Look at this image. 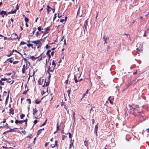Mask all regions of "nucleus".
Returning a JSON list of instances; mask_svg holds the SVG:
<instances>
[{
	"label": "nucleus",
	"mask_w": 149,
	"mask_h": 149,
	"mask_svg": "<svg viewBox=\"0 0 149 149\" xmlns=\"http://www.w3.org/2000/svg\"><path fill=\"white\" fill-rule=\"evenodd\" d=\"M8 14V13H7L6 11L3 10H2L0 12V15H3L7 16Z\"/></svg>",
	"instance_id": "0eeeda50"
},
{
	"label": "nucleus",
	"mask_w": 149,
	"mask_h": 149,
	"mask_svg": "<svg viewBox=\"0 0 149 149\" xmlns=\"http://www.w3.org/2000/svg\"><path fill=\"white\" fill-rule=\"evenodd\" d=\"M15 123L17 124L18 123H20L22 124V123H23V120H16L15 121Z\"/></svg>",
	"instance_id": "1a4fd4ad"
},
{
	"label": "nucleus",
	"mask_w": 149,
	"mask_h": 149,
	"mask_svg": "<svg viewBox=\"0 0 149 149\" xmlns=\"http://www.w3.org/2000/svg\"><path fill=\"white\" fill-rule=\"evenodd\" d=\"M84 145L87 147L88 146V141H85L84 142Z\"/></svg>",
	"instance_id": "aec40b11"
},
{
	"label": "nucleus",
	"mask_w": 149,
	"mask_h": 149,
	"mask_svg": "<svg viewBox=\"0 0 149 149\" xmlns=\"http://www.w3.org/2000/svg\"><path fill=\"white\" fill-rule=\"evenodd\" d=\"M64 45H66V41H65V39L64 41Z\"/></svg>",
	"instance_id": "864d4df0"
},
{
	"label": "nucleus",
	"mask_w": 149,
	"mask_h": 149,
	"mask_svg": "<svg viewBox=\"0 0 149 149\" xmlns=\"http://www.w3.org/2000/svg\"><path fill=\"white\" fill-rule=\"evenodd\" d=\"M27 46L29 47H31L33 49V45L31 44H29L27 45Z\"/></svg>",
	"instance_id": "6ab92c4d"
},
{
	"label": "nucleus",
	"mask_w": 149,
	"mask_h": 149,
	"mask_svg": "<svg viewBox=\"0 0 149 149\" xmlns=\"http://www.w3.org/2000/svg\"><path fill=\"white\" fill-rule=\"evenodd\" d=\"M27 63H26V65H24L23 66V68L22 70V73H25V71L27 69Z\"/></svg>",
	"instance_id": "f03ea898"
},
{
	"label": "nucleus",
	"mask_w": 149,
	"mask_h": 149,
	"mask_svg": "<svg viewBox=\"0 0 149 149\" xmlns=\"http://www.w3.org/2000/svg\"><path fill=\"white\" fill-rule=\"evenodd\" d=\"M25 44H26V43L24 42H23V41H22V42H21V43H20V45H25Z\"/></svg>",
	"instance_id": "cd10ccee"
},
{
	"label": "nucleus",
	"mask_w": 149,
	"mask_h": 149,
	"mask_svg": "<svg viewBox=\"0 0 149 149\" xmlns=\"http://www.w3.org/2000/svg\"><path fill=\"white\" fill-rule=\"evenodd\" d=\"M41 85H42V86L43 87L47 86V82L46 81V79H42Z\"/></svg>",
	"instance_id": "39448f33"
},
{
	"label": "nucleus",
	"mask_w": 149,
	"mask_h": 149,
	"mask_svg": "<svg viewBox=\"0 0 149 149\" xmlns=\"http://www.w3.org/2000/svg\"><path fill=\"white\" fill-rule=\"evenodd\" d=\"M69 138L70 139H71L72 138V135L70 133H69Z\"/></svg>",
	"instance_id": "473e14b6"
},
{
	"label": "nucleus",
	"mask_w": 149,
	"mask_h": 149,
	"mask_svg": "<svg viewBox=\"0 0 149 149\" xmlns=\"http://www.w3.org/2000/svg\"><path fill=\"white\" fill-rule=\"evenodd\" d=\"M103 39H104V40L105 41V42L104 43V44L107 43V40L108 39V37H107V36H104L103 38Z\"/></svg>",
	"instance_id": "6e6552de"
},
{
	"label": "nucleus",
	"mask_w": 149,
	"mask_h": 149,
	"mask_svg": "<svg viewBox=\"0 0 149 149\" xmlns=\"http://www.w3.org/2000/svg\"><path fill=\"white\" fill-rule=\"evenodd\" d=\"M38 122V121L37 120H35L34 122H33V123H34V124H36V123H37Z\"/></svg>",
	"instance_id": "37998d69"
},
{
	"label": "nucleus",
	"mask_w": 149,
	"mask_h": 149,
	"mask_svg": "<svg viewBox=\"0 0 149 149\" xmlns=\"http://www.w3.org/2000/svg\"><path fill=\"white\" fill-rule=\"evenodd\" d=\"M58 18H60L61 17V15H60V14L58 13Z\"/></svg>",
	"instance_id": "bf43d9fd"
},
{
	"label": "nucleus",
	"mask_w": 149,
	"mask_h": 149,
	"mask_svg": "<svg viewBox=\"0 0 149 149\" xmlns=\"http://www.w3.org/2000/svg\"><path fill=\"white\" fill-rule=\"evenodd\" d=\"M62 136L63 140L66 137V136L64 135H62Z\"/></svg>",
	"instance_id": "58836bf2"
},
{
	"label": "nucleus",
	"mask_w": 149,
	"mask_h": 149,
	"mask_svg": "<svg viewBox=\"0 0 149 149\" xmlns=\"http://www.w3.org/2000/svg\"><path fill=\"white\" fill-rule=\"evenodd\" d=\"M39 33L38 32V31H37V32H36V36H38V35L39 34Z\"/></svg>",
	"instance_id": "13d9d810"
},
{
	"label": "nucleus",
	"mask_w": 149,
	"mask_h": 149,
	"mask_svg": "<svg viewBox=\"0 0 149 149\" xmlns=\"http://www.w3.org/2000/svg\"><path fill=\"white\" fill-rule=\"evenodd\" d=\"M111 97H110L108 99V100L109 101V102L110 103L113 104V102H112V100H111Z\"/></svg>",
	"instance_id": "393cba45"
},
{
	"label": "nucleus",
	"mask_w": 149,
	"mask_h": 149,
	"mask_svg": "<svg viewBox=\"0 0 149 149\" xmlns=\"http://www.w3.org/2000/svg\"><path fill=\"white\" fill-rule=\"evenodd\" d=\"M44 130V128H42L38 130V132L37 135H38L40 134L41 133V132Z\"/></svg>",
	"instance_id": "a211bd4d"
},
{
	"label": "nucleus",
	"mask_w": 149,
	"mask_h": 149,
	"mask_svg": "<svg viewBox=\"0 0 149 149\" xmlns=\"http://www.w3.org/2000/svg\"><path fill=\"white\" fill-rule=\"evenodd\" d=\"M57 141H55V143L54 144H53L51 145V146L52 148H54L57 145Z\"/></svg>",
	"instance_id": "ddd939ff"
},
{
	"label": "nucleus",
	"mask_w": 149,
	"mask_h": 149,
	"mask_svg": "<svg viewBox=\"0 0 149 149\" xmlns=\"http://www.w3.org/2000/svg\"><path fill=\"white\" fill-rule=\"evenodd\" d=\"M14 52H15L19 54H21V55H22L20 53H19V52H18V51H17L16 50H14Z\"/></svg>",
	"instance_id": "603ef678"
},
{
	"label": "nucleus",
	"mask_w": 149,
	"mask_h": 149,
	"mask_svg": "<svg viewBox=\"0 0 149 149\" xmlns=\"http://www.w3.org/2000/svg\"><path fill=\"white\" fill-rule=\"evenodd\" d=\"M64 21V19H61L60 20V22L61 23H63Z\"/></svg>",
	"instance_id": "49530a36"
},
{
	"label": "nucleus",
	"mask_w": 149,
	"mask_h": 149,
	"mask_svg": "<svg viewBox=\"0 0 149 149\" xmlns=\"http://www.w3.org/2000/svg\"><path fill=\"white\" fill-rule=\"evenodd\" d=\"M88 90H87L86 91V93H85L83 94V97H84L86 95V94L88 93Z\"/></svg>",
	"instance_id": "a878e982"
},
{
	"label": "nucleus",
	"mask_w": 149,
	"mask_h": 149,
	"mask_svg": "<svg viewBox=\"0 0 149 149\" xmlns=\"http://www.w3.org/2000/svg\"><path fill=\"white\" fill-rule=\"evenodd\" d=\"M88 22L87 20L85 21L84 24V28L86 29H87V26Z\"/></svg>",
	"instance_id": "9b49d317"
},
{
	"label": "nucleus",
	"mask_w": 149,
	"mask_h": 149,
	"mask_svg": "<svg viewBox=\"0 0 149 149\" xmlns=\"http://www.w3.org/2000/svg\"><path fill=\"white\" fill-rule=\"evenodd\" d=\"M114 98L113 97H111V100L112 101L113 100H114Z\"/></svg>",
	"instance_id": "0e129e2a"
},
{
	"label": "nucleus",
	"mask_w": 149,
	"mask_h": 149,
	"mask_svg": "<svg viewBox=\"0 0 149 149\" xmlns=\"http://www.w3.org/2000/svg\"><path fill=\"white\" fill-rule=\"evenodd\" d=\"M96 16L95 17V19H97V15H98V13H96Z\"/></svg>",
	"instance_id": "680f3d73"
},
{
	"label": "nucleus",
	"mask_w": 149,
	"mask_h": 149,
	"mask_svg": "<svg viewBox=\"0 0 149 149\" xmlns=\"http://www.w3.org/2000/svg\"><path fill=\"white\" fill-rule=\"evenodd\" d=\"M54 17L53 19L54 20L56 18V14H55L54 15Z\"/></svg>",
	"instance_id": "5fc2aeb1"
},
{
	"label": "nucleus",
	"mask_w": 149,
	"mask_h": 149,
	"mask_svg": "<svg viewBox=\"0 0 149 149\" xmlns=\"http://www.w3.org/2000/svg\"><path fill=\"white\" fill-rule=\"evenodd\" d=\"M25 25L27 27H28L29 26V25L27 24V23H26Z\"/></svg>",
	"instance_id": "e2e57ef3"
},
{
	"label": "nucleus",
	"mask_w": 149,
	"mask_h": 149,
	"mask_svg": "<svg viewBox=\"0 0 149 149\" xmlns=\"http://www.w3.org/2000/svg\"><path fill=\"white\" fill-rule=\"evenodd\" d=\"M10 114H11L12 115H13L14 114V110L12 108H11L9 109Z\"/></svg>",
	"instance_id": "9d476101"
},
{
	"label": "nucleus",
	"mask_w": 149,
	"mask_h": 149,
	"mask_svg": "<svg viewBox=\"0 0 149 149\" xmlns=\"http://www.w3.org/2000/svg\"><path fill=\"white\" fill-rule=\"evenodd\" d=\"M70 139V141L71 143H73V142H74L73 140H72V138Z\"/></svg>",
	"instance_id": "8fccbe9b"
},
{
	"label": "nucleus",
	"mask_w": 149,
	"mask_h": 149,
	"mask_svg": "<svg viewBox=\"0 0 149 149\" xmlns=\"http://www.w3.org/2000/svg\"><path fill=\"white\" fill-rule=\"evenodd\" d=\"M74 79L75 80V83H77L78 82H79L78 80L77 79L76 77L75 76H74Z\"/></svg>",
	"instance_id": "4be33fe9"
},
{
	"label": "nucleus",
	"mask_w": 149,
	"mask_h": 149,
	"mask_svg": "<svg viewBox=\"0 0 149 149\" xmlns=\"http://www.w3.org/2000/svg\"><path fill=\"white\" fill-rule=\"evenodd\" d=\"M16 11V9H15L14 10H12L8 13V14H13L15 13Z\"/></svg>",
	"instance_id": "f8f14e48"
},
{
	"label": "nucleus",
	"mask_w": 149,
	"mask_h": 149,
	"mask_svg": "<svg viewBox=\"0 0 149 149\" xmlns=\"http://www.w3.org/2000/svg\"><path fill=\"white\" fill-rule=\"evenodd\" d=\"M30 42L32 43L36 44V46L39 45L41 44V41L39 40L35 41H31Z\"/></svg>",
	"instance_id": "7ed1b4c3"
},
{
	"label": "nucleus",
	"mask_w": 149,
	"mask_h": 149,
	"mask_svg": "<svg viewBox=\"0 0 149 149\" xmlns=\"http://www.w3.org/2000/svg\"><path fill=\"white\" fill-rule=\"evenodd\" d=\"M59 130L58 127V122L56 125V131H58Z\"/></svg>",
	"instance_id": "bb28decb"
},
{
	"label": "nucleus",
	"mask_w": 149,
	"mask_h": 149,
	"mask_svg": "<svg viewBox=\"0 0 149 149\" xmlns=\"http://www.w3.org/2000/svg\"><path fill=\"white\" fill-rule=\"evenodd\" d=\"M9 95H8L6 97V100H8V99L9 98Z\"/></svg>",
	"instance_id": "4d7b16f0"
},
{
	"label": "nucleus",
	"mask_w": 149,
	"mask_h": 149,
	"mask_svg": "<svg viewBox=\"0 0 149 149\" xmlns=\"http://www.w3.org/2000/svg\"><path fill=\"white\" fill-rule=\"evenodd\" d=\"M4 127H7V128H8V124L7 123H6V124L5 125V126H4Z\"/></svg>",
	"instance_id": "79ce46f5"
},
{
	"label": "nucleus",
	"mask_w": 149,
	"mask_h": 149,
	"mask_svg": "<svg viewBox=\"0 0 149 149\" xmlns=\"http://www.w3.org/2000/svg\"><path fill=\"white\" fill-rule=\"evenodd\" d=\"M45 53L46 54H47V52H44L42 54V56H43L45 54ZM42 58V57H41Z\"/></svg>",
	"instance_id": "09e8293b"
},
{
	"label": "nucleus",
	"mask_w": 149,
	"mask_h": 149,
	"mask_svg": "<svg viewBox=\"0 0 149 149\" xmlns=\"http://www.w3.org/2000/svg\"><path fill=\"white\" fill-rule=\"evenodd\" d=\"M16 128H14L13 129L10 128V130H8V131H6L5 132H4V133H6V132L8 133V132H12V131H13V130H14V129H16Z\"/></svg>",
	"instance_id": "4468645a"
},
{
	"label": "nucleus",
	"mask_w": 149,
	"mask_h": 149,
	"mask_svg": "<svg viewBox=\"0 0 149 149\" xmlns=\"http://www.w3.org/2000/svg\"><path fill=\"white\" fill-rule=\"evenodd\" d=\"M51 55H52V56H53V54H54V52H52L51 53Z\"/></svg>",
	"instance_id": "774afa93"
},
{
	"label": "nucleus",
	"mask_w": 149,
	"mask_h": 149,
	"mask_svg": "<svg viewBox=\"0 0 149 149\" xmlns=\"http://www.w3.org/2000/svg\"><path fill=\"white\" fill-rule=\"evenodd\" d=\"M73 118H74V120L75 119V113L74 112H73Z\"/></svg>",
	"instance_id": "a19ab883"
},
{
	"label": "nucleus",
	"mask_w": 149,
	"mask_h": 149,
	"mask_svg": "<svg viewBox=\"0 0 149 149\" xmlns=\"http://www.w3.org/2000/svg\"><path fill=\"white\" fill-rule=\"evenodd\" d=\"M11 74V73H8V74H7L8 75H10Z\"/></svg>",
	"instance_id": "69168bd1"
},
{
	"label": "nucleus",
	"mask_w": 149,
	"mask_h": 149,
	"mask_svg": "<svg viewBox=\"0 0 149 149\" xmlns=\"http://www.w3.org/2000/svg\"><path fill=\"white\" fill-rule=\"evenodd\" d=\"M7 80V79L5 78H1V81H6V80Z\"/></svg>",
	"instance_id": "4c0bfd02"
},
{
	"label": "nucleus",
	"mask_w": 149,
	"mask_h": 149,
	"mask_svg": "<svg viewBox=\"0 0 149 149\" xmlns=\"http://www.w3.org/2000/svg\"><path fill=\"white\" fill-rule=\"evenodd\" d=\"M18 63V61H15L13 62V64L17 63Z\"/></svg>",
	"instance_id": "e433bc0d"
},
{
	"label": "nucleus",
	"mask_w": 149,
	"mask_h": 149,
	"mask_svg": "<svg viewBox=\"0 0 149 149\" xmlns=\"http://www.w3.org/2000/svg\"><path fill=\"white\" fill-rule=\"evenodd\" d=\"M1 80H0V84L3 85H4V83Z\"/></svg>",
	"instance_id": "f704fd0d"
},
{
	"label": "nucleus",
	"mask_w": 149,
	"mask_h": 149,
	"mask_svg": "<svg viewBox=\"0 0 149 149\" xmlns=\"http://www.w3.org/2000/svg\"><path fill=\"white\" fill-rule=\"evenodd\" d=\"M27 119H26L25 120H23V122H25V124L26 125L27 124Z\"/></svg>",
	"instance_id": "2f4dec72"
},
{
	"label": "nucleus",
	"mask_w": 149,
	"mask_h": 149,
	"mask_svg": "<svg viewBox=\"0 0 149 149\" xmlns=\"http://www.w3.org/2000/svg\"><path fill=\"white\" fill-rule=\"evenodd\" d=\"M12 58H8V59L7 60V61H8V60L9 62L10 63H12L13 62V61L12 60H11V59Z\"/></svg>",
	"instance_id": "5701e85b"
},
{
	"label": "nucleus",
	"mask_w": 149,
	"mask_h": 149,
	"mask_svg": "<svg viewBox=\"0 0 149 149\" xmlns=\"http://www.w3.org/2000/svg\"><path fill=\"white\" fill-rule=\"evenodd\" d=\"M38 57V56L37 57H34L33 56H30V58L34 61Z\"/></svg>",
	"instance_id": "2eb2a0df"
},
{
	"label": "nucleus",
	"mask_w": 149,
	"mask_h": 149,
	"mask_svg": "<svg viewBox=\"0 0 149 149\" xmlns=\"http://www.w3.org/2000/svg\"><path fill=\"white\" fill-rule=\"evenodd\" d=\"M27 92V91H25L24 92H23V94L25 95L26 93Z\"/></svg>",
	"instance_id": "3c124183"
},
{
	"label": "nucleus",
	"mask_w": 149,
	"mask_h": 149,
	"mask_svg": "<svg viewBox=\"0 0 149 149\" xmlns=\"http://www.w3.org/2000/svg\"><path fill=\"white\" fill-rule=\"evenodd\" d=\"M49 93L50 94V95H51V97H51V99H52V98H53L52 96V93L50 91H49Z\"/></svg>",
	"instance_id": "c03bdc74"
},
{
	"label": "nucleus",
	"mask_w": 149,
	"mask_h": 149,
	"mask_svg": "<svg viewBox=\"0 0 149 149\" xmlns=\"http://www.w3.org/2000/svg\"><path fill=\"white\" fill-rule=\"evenodd\" d=\"M7 80V82H8V83H10V82L11 81H12V82L11 83V84H13V83L14 82V80H11V79H7V80Z\"/></svg>",
	"instance_id": "dca6fc26"
},
{
	"label": "nucleus",
	"mask_w": 149,
	"mask_h": 149,
	"mask_svg": "<svg viewBox=\"0 0 149 149\" xmlns=\"http://www.w3.org/2000/svg\"><path fill=\"white\" fill-rule=\"evenodd\" d=\"M50 51L49 50L47 51V56H49V58L50 57V54H49V53L50 52Z\"/></svg>",
	"instance_id": "b1692460"
},
{
	"label": "nucleus",
	"mask_w": 149,
	"mask_h": 149,
	"mask_svg": "<svg viewBox=\"0 0 149 149\" xmlns=\"http://www.w3.org/2000/svg\"><path fill=\"white\" fill-rule=\"evenodd\" d=\"M12 53H10H10L9 54H8V55H7V56L8 57H9L11 55H12Z\"/></svg>",
	"instance_id": "a18cd8bd"
},
{
	"label": "nucleus",
	"mask_w": 149,
	"mask_h": 149,
	"mask_svg": "<svg viewBox=\"0 0 149 149\" xmlns=\"http://www.w3.org/2000/svg\"><path fill=\"white\" fill-rule=\"evenodd\" d=\"M73 146V143H71L70 144L69 148L70 149L71 148V147L72 146Z\"/></svg>",
	"instance_id": "72a5a7b5"
},
{
	"label": "nucleus",
	"mask_w": 149,
	"mask_h": 149,
	"mask_svg": "<svg viewBox=\"0 0 149 149\" xmlns=\"http://www.w3.org/2000/svg\"><path fill=\"white\" fill-rule=\"evenodd\" d=\"M26 100L29 102V104L31 103V101L30 99H27Z\"/></svg>",
	"instance_id": "7c9ffc66"
},
{
	"label": "nucleus",
	"mask_w": 149,
	"mask_h": 149,
	"mask_svg": "<svg viewBox=\"0 0 149 149\" xmlns=\"http://www.w3.org/2000/svg\"><path fill=\"white\" fill-rule=\"evenodd\" d=\"M92 123L93 124L94 123L95 120L94 119H92Z\"/></svg>",
	"instance_id": "052dcab7"
},
{
	"label": "nucleus",
	"mask_w": 149,
	"mask_h": 149,
	"mask_svg": "<svg viewBox=\"0 0 149 149\" xmlns=\"http://www.w3.org/2000/svg\"><path fill=\"white\" fill-rule=\"evenodd\" d=\"M51 10H53V8H50V7L48 6H47V11L48 12L49 11H50Z\"/></svg>",
	"instance_id": "f3484780"
},
{
	"label": "nucleus",
	"mask_w": 149,
	"mask_h": 149,
	"mask_svg": "<svg viewBox=\"0 0 149 149\" xmlns=\"http://www.w3.org/2000/svg\"><path fill=\"white\" fill-rule=\"evenodd\" d=\"M136 50L137 51V52L139 51V52L140 51H142V49H139L138 48H137L136 49Z\"/></svg>",
	"instance_id": "de8ad7c7"
},
{
	"label": "nucleus",
	"mask_w": 149,
	"mask_h": 149,
	"mask_svg": "<svg viewBox=\"0 0 149 149\" xmlns=\"http://www.w3.org/2000/svg\"><path fill=\"white\" fill-rule=\"evenodd\" d=\"M55 67V63L54 62V61H53L52 62V65L51 64V63H50V64L49 65V68H48V70H50V69L52 68V70H53L54 67Z\"/></svg>",
	"instance_id": "f257e3e1"
},
{
	"label": "nucleus",
	"mask_w": 149,
	"mask_h": 149,
	"mask_svg": "<svg viewBox=\"0 0 149 149\" xmlns=\"http://www.w3.org/2000/svg\"><path fill=\"white\" fill-rule=\"evenodd\" d=\"M40 101H39L37 99L35 101V102L36 104H38L40 103Z\"/></svg>",
	"instance_id": "c756f323"
},
{
	"label": "nucleus",
	"mask_w": 149,
	"mask_h": 149,
	"mask_svg": "<svg viewBox=\"0 0 149 149\" xmlns=\"http://www.w3.org/2000/svg\"><path fill=\"white\" fill-rule=\"evenodd\" d=\"M33 117L35 118H37L35 116L36 113L38 112V110L36 109V107L35 108H33Z\"/></svg>",
	"instance_id": "20e7f679"
},
{
	"label": "nucleus",
	"mask_w": 149,
	"mask_h": 149,
	"mask_svg": "<svg viewBox=\"0 0 149 149\" xmlns=\"http://www.w3.org/2000/svg\"><path fill=\"white\" fill-rule=\"evenodd\" d=\"M47 122V119L45 120V122L41 126H43L45 125L46 124V122Z\"/></svg>",
	"instance_id": "c9c22d12"
},
{
	"label": "nucleus",
	"mask_w": 149,
	"mask_h": 149,
	"mask_svg": "<svg viewBox=\"0 0 149 149\" xmlns=\"http://www.w3.org/2000/svg\"><path fill=\"white\" fill-rule=\"evenodd\" d=\"M25 116V115L24 114H22L20 116V118L21 119H22Z\"/></svg>",
	"instance_id": "c85d7f7f"
},
{
	"label": "nucleus",
	"mask_w": 149,
	"mask_h": 149,
	"mask_svg": "<svg viewBox=\"0 0 149 149\" xmlns=\"http://www.w3.org/2000/svg\"><path fill=\"white\" fill-rule=\"evenodd\" d=\"M38 29L39 31H40L41 30V28L40 27H39L38 28Z\"/></svg>",
	"instance_id": "6e6d98bb"
},
{
	"label": "nucleus",
	"mask_w": 149,
	"mask_h": 149,
	"mask_svg": "<svg viewBox=\"0 0 149 149\" xmlns=\"http://www.w3.org/2000/svg\"><path fill=\"white\" fill-rule=\"evenodd\" d=\"M14 52V50H13L11 52H10V53L12 52V54Z\"/></svg>",
	"instance_id": "338daca9"
},
{
	"label": "nucleus",
	"mask_w": 149,
	"mask_h": 149,
	"mask_svg": "<svg viewBox=\"0 0 149 149\" xmlns=\"http://www.w3.org/2000/svg\"><path fill=\"white\" fill-rule=\"evenodd\" d=\"M98 128V125H96L95 126V128L94 130L95 133L96 135L97 136V131Z\"/></svg>",
	"instance_id": "423d86ee"
},
{
	"label": "nucleus",
	"mask_w": 149,
	"mask_h": 149,
	"mask_svg": "<svg viewBox=\"0 0 149 149\" xmlns=\"http://www.w3.org/2000/svg\"><path fill=\"white\" fill-rule=\"evenodd\" d=\"M24 20L26 23H27L29 21V19L27 17H25Z\"/></svg>",
	"instance_id": "412c9836"
},
{
	"label": "nucleus",
	"mask_w": 149,
	"mask_h": 149,
	"mask_svg": "<svg viewBox=\"0 0 149 149\" xmlns=\"http://www.w3.org/2000/svg\"><path fill=\"white\" fill-rule=\"evenodd\" d=\"M70 90H68L67 91V92L68 93V95H69V94L70 93Z\"/></svg>",
	"instance_id": "ea45409f"
}]
</instances>
